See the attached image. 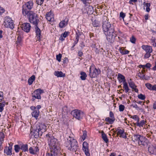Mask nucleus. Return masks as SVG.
Wrapping results in <instances>:
<instances>
[{"label": "nucleus", "instance_id": "1", "mask_svg": "<svg viewBox=\"0 0 156 156\" xmlns=\"http://www.w3.org/2000/svg\"><path fill=\"white\" fill-rule=\"evenodd\" d=\"M50 152L47 153L46 156H60L61 148L58 140L52 135L48 133L46 135Z\"/></svg>", "mask_w": 156, "mask_h": 156}, {"label": "nucleus", "instance_id": "2", "mask_svg": "<svg viewBox=\"0 0 156 156\" xmlns=\"http://www.w3.org/2000/svg\"><path fill=\"white\" fill-rule=\"evenodd\" d=\"M102 26L104 33L105 35L107 41L109 43H112L117 36L113 24L110 23L108 20H106L103 21Z\"/></svg>", "mask_w": 156, "mask_h": 156}, {"label": "nucleus", "instance_id": "3", "mask_svg": "<svg viewBox=\"0 0 156 156\" xmlns=\"http://www.w3.org/2000/svg\"><path fill=\"white\" fill-rule=\"evenodd\" d=\"M65 146L67 147L68 150L75 154H78L77 151L79 149V146L76 140L73 138L69 137L65 143Z\"/></svg>", "mask_w": 156, "mask_h": 156}, {"label": "nucleus", "instance_id": "4", "mask_svg": "<svg viewBox=\"0 0 156 156\" xmlns=\"http://www.w3.org/2000/svg\"><path fill=\"white\" fill-rule=\"evenodd\" d=\"M132 140L134 142H137L140 145L145 146L147 145V139L141 135L133 134L132 136Z\"/></svg>", "mask_w": 156, "mask_h": 156}, {"label": "nucleus", "instance_id": "5", "mask_svg": "<svg viewBox=\"0 0 156 156\" xmlns=\"http://www.w3.org/2000/svg\"><path fill=\"white\" fill-rule=\"evenodd\" d=\"M27 14L30 22L35 26L37 25L39 21L38 15L32 11H30Z\"/></svg>", "mask_w": 156, "mask_h": 156}, {"label": "nucleus", "instance_id": "6", "mask_svg": "<svg viewBox=\"0 0 156 156\" xmlns=\"http://www.w3.org/2000/svg\"><path fill=\"white\" fill-rule=\"evenodd\" d=\"M33 2L30 1L25 3L22 7V13L24 16H26L30 12L28 10H30L33 7Z\"/></svg>", "mask_w": 156, "mask_h": 156}, {"label": "nucleus", "instance_id": "7", "mask_svg": "<svg viewBox=\"0 0 156 156\" xmlns=\"http://www.w3.org/2000/svg\"><path fill=\"white\" fill-rule=\"evenodd\" d=\"M89 72L90 77L93 78L97 77L101 73V71L99 69H97L91 65L90 67Z\"/></svg>", "mask_w": 156, "mask_h": 156}, {"label": "nucleus", "instance_id": "8", "mask_svg": "<svg viewBox=\"0 0 156 156\" xmlns=\"http://www.w3.org/2000/svg\"><path fill=\"white\" fill-rule=\"evenodd\" d=\"M71 114L74 117L78 120H80L84 116V113L78 109L72 111Z\"/></svg>", "mask_w": 156, "mask_h": 156}, {"label": "nucleus", "instance_id": "9", "mask_svg": "<svg viewBox=\"0 0 156 156\" xmlns=\"http://www.w3.org/2000/svg\"><path fill=\"white\" fill-rule=\"evenodd\" d=\"M3 24L6 28H10L12 29L14 28L13 21L11 18L9 17H6L5 18Z\"/></svg>", "mask_w": 156, "mask_h": 156}, {"label": "nucleus", "instance_id": "10", "mask_svg": "<svg viewBox=\"0 0 156 156\" xmlns=\"http://www.w3.org/2000/svg\"><path fill=\"white\" fill-rule=\"evenodd\" d=\"M44 93V90L41 89H37L34 90L33 93H32V97L35 98L40 99H41V94Z\"/></svg>", "mask_w": 156, "mask_h": 156}, {"label": "nucleus", "instance_id": "11", "mask_svg": "<svg viewBox=\"0 0 156 156\" xmlns=\"http://www.w3.org/2000/svg\"><path fill=\"white\" fill-rule=\"evenodd\" d=\"M35 26V31L36 33V35L37 38V41H40L41 40V39L42 38V36L41 35V30L38 27L37 25Z\"/></svg>", "mask_w": 156, "mask_h": 156}, {"label": "nucleus", "instance_id": "12", "mask_svg": "<svg viewBox=\"0 0 156 156\" xmlns=\"http://www.w3.org/2000/svg\"><path fill=\"white\" fill-rule=\"evenodd\" d=\"M32 132L34 136L37 138L41 136L42 134V132L40 131L39 129H37L36 126L32 130Z\"/></svg>", "mask_w": 156, "mask_h": 156}, {"label": "nucleus", "instance_id": "13", "mask_svg": "<svg viewBox=\"0 0 156 156\" xmlns=\"http://www.w3.org/2000/svg\"><path fill=\"white\" fill-rule=\"evenodd\" d=\"M21 28L24 31L28 33L30 30L31 26L30 24L29 23H24L22 24Z\"/></svg>", "mask_w": 156, "mask_h": 156}, {"label": "nucleus", "instance_id": "14", "mask_svg": "<svg viewBox=\"0 0 156 156\" xmlns=\"http://www.w3.org/2000/svg\"><path fill=\"white\" fill-rule=\"evenodd\" d=\"M9 147H6L4 150V153L8 155H11L12 154V147L10 144H9Z\"/></svg>", "mask_w": 156, "mask_h": 156}, {"label": "nucleus", "instance_id": "15", "mask_svg": "<svg viewBox=\"0 0 156 156\" xmlns=\"http://www.w3.org/2000/svg\"><path fill=\"white\" fill-rule=\"evenodd\" d=\"M128 83L129 87L133 89L137 93L138 90L137 88H136V86L135 84L132 81V79H130L128 81Z\"/></svg>", "mask_w": 156, "mask_h": 156}, {"label": "nucleus", "instance_id": "16", "mask_svg": "<svg viewBox=\"0 0 156 156\" xmlns=\"http://www.w3.org/2000/svg\"><path fill=\"white\" fill-rule=\"evenodd\" d=\"M45 17L46 19L49 21H53L54 20V16L51 12L47 13Z\"/></svg>", "mask_w": 156, "mask_h": 156}, {"label": "nucleus", "instance_id": "17", "mask_svg": "<svg viewBox=\"0 0 156 156\" xmlns=\"http://www.w3.org/2000/svg\"><path fill=\"white\" fill-rule=\"evenodd\" d=\"M36 126L37 128V129H39V131L42 132V134L43 132H44L46 131V126L43 124L38 125H36Z\"/></svg>", "mask_w": 156, "mask_h": 156}, {"label": "nucleus", "instance_id": "18", "mask_svg": "<svg viewBox=\"0 0 156 156\" xmlns=\"http://www.w3.org/2000/svg\"><path fill=\"white\" fill-rule=\"evenodd\" d=\"M141 47L146 52L151 53L152 52V49L151 46L148 45H143Z\"/></svg>", "mask_w": 156, "mask_h": 156}, {"label": "nucleus", "instance_id": "19", "mask_svg": "<svg viewBox=\"0 0 156 156\" xmlns=\"http://www.w3.org/2000/svg\"><path fill=\"white\" fill-rule=\"evenodd\" d=\"M90 47L95 49L94 51L96 54L99 53V50L98 49L100 48V45H98L96 43L92 44L90 45Z\"/></svg>", "mask_w": 156, "mask_h": 156}, {"label": "nucleus", "instance_id": "20", "mask_svg": "<svg viewBox=\"0 0 156 156\" xmlns=\"http://www.w3.org/2000/svg\"><path fill=\"white\" fill-rule=\"evenodd\" d=\"M117 78L120 83L122 82H123V83L126 82L125 77L120 73L118 74Z\"/></svg>", "mask_w": 156, "mask_h": 156}, {"label": "nucleus", "instance_id": "21", "mask_svg": "<svg viewBox=\"0 0 156 156\" xmlns=\"http://www.w3.org/2000/svg\"><path fill=\"white\" fill-rule=\"evenodd\" d=\"M101 133V137L103 140L107 144L109 142L108 139V138L106 135L104 133L103 131H102Z\"/></svg>", "mask_w": 156, "mask_h": 156}, {"label": "nucleus", "instance_id": "22", "mask_svg": "<svg viewBox=\"0 0 156 156\" xmlns=\"http://www.w3.org/2000/svg\"><path fill=\"white\" fill-rule=\"evenodd\" d=\"M40 112L38 110H35L31 113L32 116L34 117L36 119H37L39 116Z\"/></svg>", "mask_w": 156, "mask_h": 156}, {"label": "nucleus", "instance_id": "23", "mask_svg": "<svg viewBox=\"0 0 156 156\" xmlns=\"http://www.w3.org/2000/svg\"><path fill=\"white\" fill-rule=\"evenodd\" d=\"M146 123V121L144 120H142L140 122L139 121L137 123H134V126H136L140 127H143V126Z\"/></svg>", "mask_w": 156, "mask_h": 156}, {"label": "nucleus", "instance_id": "24", "mask_svg": "<svg viewBox=\"0 0 156 156\" xmlns=\"http://www.w3.org/2000/svg\"><path fill=\"white\" fill-rule=\"evenodd\" d=\"M156 147L153 145L150 146L148 147V151L151 154H154L155 152Z\"/></svg>", "mask_w": 156, "mask_h": 156}, {"label": "nucleus", "instance_id": "25", "mask_svg": "<svg viewBox=\"0 0 156 156\" xmlns=\"http://www.w3.org/2000/svg\"><path fill=\"white\" fill-rule=\"evenodd\" d=\"M54 74L57 77H64L65 76V74L63 73L62 71H55Z\"/></svg>", "mask_w": 156, "mask_h": 156}, {"label": "nucleus", "instance_id": "26", "mask_svg": "<svg viewBox=\"0 0 156 156\" xmlns=\"http://www.w3.org/2000/svg\"><path fill=\"white\" fill-rule=\"evenodd\" d=\"M35 77L34 75L32 76L28 80V82L29 85H31L35 80Z\"/></svg>", "mask_w": 156, "mask_h": 156}, {"label": "nucleus", "instance_id": "27", "mask_svg": "<svg viewBox=\"0 0 156 156\" xmlns=\"http://www.w3.org/2000/svg\"><path fill=\"white\" fill-rule=\"evenodd\" d=\"M20 147L21 149L23 151L25 152L28 151V149L27 144H23Z\"/></svg>", "mask_w": 156, "mask_h": 156}, {"label": "nucleus", "instance_id": "28", "mask_svg": "<svg viewBox=\"0 0 156 156\" xmlns=\"http://www.w3.org/2000/svg\"><path fill=\"white\" fill-rule=\"evenodd\" d=\"M105 121L108 122L107 123V124H112L114 122L115 120L112 118H110L109 117H106L105 119Z\"/></svg>", "mask_w": 156, "mask_h": 156}, {"label": "nucleus", "instance_id": "29", "mask_svg": "<svg viewBox=\"0 0 156 156\" xmlns=\"http://www.w3.org/2000/svg\"><path fill=\"white\" fill-rule=\"evenodd\" d=\"M151 6V4L150 3H145V4H144V8L145 7H146V11L147 12H149L150 10V7Z\"/></svg>", "mask_w": 156, "mask_h": 156}, {"label": "nucleus", "instance_id": "30", "mask_svg": "<svg viewBox=\"0 0 156 156\" xmlns=\"http://www.w3.org/2000/svg\"><path fill=\"white\" fill-rule=\"evenodd\" d=\"M81 36L82 38L84 37V35L82 33L80 32L79 31H78V32H76V38H77L78 39H79V37Z\"/></svg>", "mask_w": 156, "mask_h": 156}, {"label": "nucleus", "instance_id": "31", "mask_svg": "<svg viewBox=\"0 0 156 156\" xmlns=\"http://www.w3.org/2000/svg\"><path fill=\"white\" fill-rule=\"evenodd\" d=\"M67 24V22H66L65 21L62 20L59 23V27L61 28H63Z\"/></svg>", "mask_w": 156, "mask_h": 156}, {"label": "nucleus", "instance_id": "32", "mask_svg": "<svg viewBox=\"0 0 156 156\" xmlns=\"http://www.w3.org/2000/svg\"><path fill=\"white\" fill-rule=\"evenodd\" d=\"M92 24L93 26L96 27H99L100 25L99 22L96 20L93 22Z\"/></svg>", "mask_w": 156, "mask_h": 156}, {"label": "nucleus", "instance_id": "33", "mask_svg": "<svg viewBox=\"0 0 156 156\" xmlns=\"http://www.w3.org/2000/svg\"><path fill=\"white\" fill-rule=\"evenodd\" d=\"M68 113V108L66 106H64L62 108V113L65 115Z\"/></svg>", "mask_w": 156, "mask_h": 156}, {"label": "nucleus", "instance_id": "34", "mask_svg": "<svg viewBox=\"0 0 156 156\" xmlns=\"http://www.w3.org/2000/svg\"><path fill=\"white\" fill-rule=\"evenodd\" d=\"M80 78L82 80H85L87 77V74L85 72H81L80 73Z\"/></svg>", "mask_w": 156, "mask_h": 156}, {"label": "nucleus", "instance_id": "35", "mask_svg": "<svg viewBox=\"0 0 156 156\" xmlns=\"http://www.w3.org/2000/svg\"><path fill=\"white\" fill-rule=\"evenodd\" d=\"M123 88L125 90V92L127 93L129 90V89L127 83L126 82L123 83Z\"/></svg>", "mask_w": 156, "mask_h": 156}, {"label": "nucleus", "instance_id": "36", "mask_svg": "<svg viewBox=\"0 0 156 156\" xmlns=\"http://www.w3.org/2000/svg\"><path fill=\"white\" fill-rule=\"evenodd\" d=\"M5 106V101L3 100V101L0 103V112H2L4 110V107Z\"/></svg>", "mask_w": 156, "mask_h": 156}, {"label": "nucleus", "instance_id": "37", "mask_svg": "<svg viewBox=\"0 0 156 156\" xmlns=\"http://www.w3.org/2000/svg\"><path fill=\"white\" fill-rule=\"evenodd\" d=\"M88 149V144L86 142H84L83 144V150Z\"/></svg>", "mask_w": 156, "mask_h": 156}, {"label": "nucleus", "instance_id": "38", "mask_svg": "<svg viewBox=\"0 0 156 156\" xmlns=\"http://www.w3.org/2000/svg\"><path fill=\"white\" fill-rule=\"evenodd\" d=\"M20 149H21V147L19 145H15L14 146V150L16 153L18 152Z\"/></svg>", "mask_w": 156, "mask_h": 156}, {"label": "nucleus", "instance_id": "39", "mask_svg": "<svg viewBox=\"0 0 156 156\" xmlns=\"http://www.w3.org/2000/svg\"><path fill=\"white\" fill-rule=\"evenodd\" d=\"M131 118H132L134 120L136 121V122L137 123L140 120V119L138 116L137 115H134L133 116H131L130 117Z\"/></svg>", "mask_w": 156, "mask_h": 156}, {"label": "nucleus", "instance_id": "40", "mask_svg": "<svg viewBox=\"0 0 156 156\" xmlns=\"http://www.w3.org/2000/svg\"><path fill=\"white\" fill-rule=\"evenodd\" d=\"M138 98L141 100H144L146 97L145 95L140 94L138 95Z\"/></svg>", "mask_w": 156, "mask_h": 156}, {"label": "nucleus", "instance_id": "41", "mask_svg": "<svg viewBox=\"0 0 156 156\" xmlns=\"http://www.w3.org/2000/svg\"><path fill=\"white\" fill-rule=\"evenodd\" d=\"M146 87L149 90H151L152 85L150 83H146L145 84Z\"/></svg>", "mask_w": 156, "mask_h": 156}, {"label": "nucleus", "instance_id": "42", "mask_svg": "<svg viewBox=\"0 0 156 156\" xmlns=\"http://www.w3.org/2000/svg\"><path fill=\"white\" fill-rule=\"evenodd\" d=\"M29 151L30 153L32 154H35V152L34 150L32 147H30L29 149Z\"/></svg>", "mask_w": 156, "mask_h": 156}, {"label": "nucleus", "instance_id": "43", "mask_svg": "<svg viewBox=\"0 0 156 156\" xmlns=\"http://www.w3.org/2000/svg\"><path fill=\"white\" fill-rule=\"evenodd\" d=\"M62 56V54H59L58 55H56V59L58 62H60L61 61Z\"/></svg>", "mask_w": 156, "mask_h": 156}, {"label": "nucleus", "instance_id": "44", "mask_svg": "<svg viewBox=\"0 0 156 156\" xmlns=\"http://www.w3.org/2000/svg\"><path fill=\"white\" fill-rule=\"evenodd\" d=\"M125 108V106L124 105H119V111L120 112H122L123 111Z\"/></svg>", "mask_w": 156, "mask_h": 156}, {"label": "nucleus", "instance_id": "45", "mask_svg": "<svg viewBox=\"0 0 156 156\" xmlns=\"http://www.w3.org/2000/svg\"><path fill=\"white\" fill-rule=\"evenodd\" d=\"M136 40V38L133 36H132V37L130 38V41L133 44H135V43Z\"/></svg>", "mask_w": 156, "mask_h": 156}, {"label": "nucleus", "instance_id": "46", "mask_svg": "<svg viewBox=\"0 0 156 156\" xmlns=\"http://www.w3.org/2000/svg\"><path fill=\"white\" fill-rule=\"evenodd\" d=\"M44 0H36L37 3L38 5H40L41 6L43 3Z\"/></svg>", "mask_w": 156, "mask_h": 156}, {"label": "nucleus", "instance_id": "47", "mask_svg": "<svg viewBox=\"0 0 156 156\" xmlns=\"http://www.w3.org/2000/svg\"><path fill=\"white\" fill-rule=\"evenodd\" d=\"M151 53L146 52L144 55V58H149L151 55Z\"/></svg>", "mask_w": 156, "mask_h": 156}, {"label": "nucleus", "instance_id": "48", "mask_svg": "<svg viewBox=\"0 0 156 156\" xmlns=\"http://www.w3.org/2000/svg\"><path fill=\"white\" fill-rule=\"evenodd\" d=\"M109 116L110 117L115 120V119L114 116V114L112 112L110 111L109 112Z\"/></svg>", "mask_w": 156, "mask_h": 156}, {"label": "nucleus", "instance_id": "49", "mask_svg": "<svg viewBox=\"0 0 156 156\" xmlns=\"http://www.w3.org/2000/svg\"><path fill=\"white\" fill-rule=\"evenodd\" d=\"M83 150L84 151L85 154L86 156H90V154L89 152L88 149Z\"/></svg>", "mask_w": 156, "mask_h": 156}, {"label": "nucleus", "instance_id": "50", "mask_svg": "<svg viewBox=\"0 0 156 156\" xmlns=\"http://www.w3.org/2000/svg\"><path fill=\"white\" fill-rule=\"evenodd\" d=\"M124 132V130L123 129H119V131L117 132V134L118 135H121Z\"/></svg>", "mask_w": 156, "mask_h": 156}, {"label": "nucleus", "instance_id": "51", "mask_svg": "<svg viewBox=\"0 0 156 156\" xmlns=\"http://www.w3.org/2000/svg\"><path fill=\"white\" fill-rule=\"evenodd\" d=\"M87 136V132L86 131H84L83 132V135L82 136V138L84 140L86 137Z\"/></svg>", "mask_w": 156, "mask_h": 156}, {"label": "nucleus", "instance_id": "52", "mask_svg": "<svg viewBox=\"0 0 156 156\" xmlns=\"http://www.w3.org/2000/svg\"><path fill=\"white\" fill-rule=\"evenodd\" d=\"M83 3L85 4V6H88L89 5V3L88 2H86V0H81Z\"/></svg>", "mask_w": 156, "mask_h": 156}, {"label": "nucleus", "instance_id": "53", "mask_svg": "<svg viewBox=\"0 0 156 156\" xmlns=\"http://www.w3.org/2000/svg\"><path fill=\"white\" fill-rule=\"evenodd\" d=\"M119 137H122L123 138H124L125 139L127 137L126 136V134L124 133V132L122 134H121L120 135Z\"/></svg>", "mask_w": 156, "mask_h": 156}, {"label": "nucleus", "instance_id": "54", "mask_svg": "<svg viewBox=\"0 0 156 156\" xmlns=\"http://www.w3.org/2000/svg\"><path fill=\"white\" fill-rule=\"evenodd\" d=\"M126 15L123 12H121L120 13V16L123 19L125 17V16Z\"/></svg>", "mask_w": 156, "mask_h": 156}, {"label": "nucleus", "instance_id": "55", "mask_svg": "<svg viewBox=\"0 0 156 156\" xmlns=\"http://www.w3.org/2000/svg\"><path fill=\"white\" fill-rule=\"evenodd\" d=\"M4 138V136L3 134H2L1 136L0 135V144L1 145L2 143L1 142L3 140Z\"/></svg>", "mask_w": 156, "mask_h": 156}, {"label": "nucleus", "instance_id": "56", "mask_svg": "<svg viewBox=\"0 0 156 156\" xmlns=\"http://www.w3.org/2000/svg\"><path fill=\"white\" fill-rule=\"evenodd\" d=\"M68 32L66 31L64 33L61 34V35H62L64 37V38H65L67 37V35L68 34Z\"/></svg>", "mask_w": 156, "mask_h": 156}, {"label": "nucleus", "instance_id": "57", "mask_svg": "<svg viewBox=\"0 0 156 156\" xmlns=\"http://www.w3.org/2000/svg\"><path fill=\"white\" fill-rule=\"evenodd\" d=\"M22 38L20 36H19L18 37H17V40L16 41L17 42H18L19 43H20L21 41Z\"/></svg>", "mask_w": 156, "mask_h": 156}, {"label": "nucleus", "instance_id": "58", "mask_svg": "<svg viewBox=\"0 0 156 156\" xmlns=\"http://www.w3.org/2000/svg\"><path fill=\"white\" fill-rule=\"evenodd\" d=\"M5 11L4 9L0 6V15H1L2 14L4 13Z\"/></svg>", "mask_w": 156, "mask_h": 156}, {"label": "nucleus", "instance_id": "59", "mask_svg": "<svg viewBox=\"0 0 156 156\" xmlns=\"http://www.w3.org/2000/svg\"><path fill=\"white\" fill-rule=\"evenodd\" d=\"M68 62V59L67 58H65L63 61V63L64 64L67 63Z\"/></svg>", "mask_w": 156, "mask_h": 156}, {"label": "nucleus", "instance_id": "60", "mask_svg": "<svg viewBox=\"0 0 156 156\" xmlns=\"http://www.w3.org/2000/svg\"><path fill=\"white\" fill-rule=\"evenodd\" d=\"M144 65L145 67H146L147 68H150L151 66V65L149 63H146V65Z\"/></svg>", "mask_w": 156, "mask_h": 156}, {"label": "nucleus", "instance_id": "61", "mask_svg": "<svg viewBox=\"0 0 156 156\" xmlns=\"http://www.w3.org/2000/svg\"><path fill=\"white\" fill-rule=\"evenodd\" d=\"M129 51L126 49H124L123 55L128 54L129 53Z\"/></svg>", "mask_w": 156, "mask_h": 156}, {"label": "nucleus", "instance_id": "62", "mask_svg": "<svg viewBox=\"0 0 156 156\" xmlns=\"http://www.w3.org/2000/svg\"><path fill=\"white\" fill-rule=\"evenodd\" d=\"M137 110L138 111H140L141 112H143L144 113L145 112L144 111V109H142V108H140L139 107H138V109H137Z\"/></svg>", "mask_w": 156, "mask_h": 156}, {"label": "nucleus", "instance_id": "63", "mask_svg": "<svg viewBox=\"0 0 156 156\" xmlns=\"http://www.w3.org/2000/svg\"><path fill=\"white\" fill-rule=\"evenodd\" d=\"M79 39L77 38H76L75 40L74 41V42L73 43V44H75L76 45L78 42Z\"/></svg>", "mask_w": 156, "mask_h": 156}, {"label": "nucleus", "instance_id": "64", "mask_svg": "<svg viewBox=\"0 0 156 156\" xmlns=\"http://www.w3.org/2000/svg\"><path fill=\"white\" fill-rule=\"evenodd\" d=\"M151 90L156 91V84H154L152 86Z\"/></svg>", "mask_w": 156, "mask_h": 156}]
</instances>
